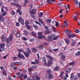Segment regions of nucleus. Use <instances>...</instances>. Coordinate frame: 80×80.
<instances>
[{"mask_svg":"<svg viewBox=\"0 0 80 80\" xmlns=\"http://www.w3.org/2000/svg\"><path fill=\"white\" fill-rule=\"evenodd\" d=\"M46 72L48 73V75H49L48 79H50V69H49L47 70H46Z\"/></svg>","mask_w":80,"mask_h":80,"instance_id":"obj_11","label":"nucleus"},{"mask_svg":"<svg viewBox=\"0 0 80 80\" xmlns=\"http://www.w3.org/2000/svg\"><path fill=\"white\" fill-rule=\"evenodd\" d=\"M37 65H34L32 67V68L33 69H35V68H37Z\"/></svg>","mask_w":80,"mask_h":80,"instance_id":"obj_46","label":"nucleus"},{"mask_svg":"<svg viewBox=\"0 0 80 80\" xmlns=\"http://www.w3.org/2000/svg\"><path fill=\"white\" fill-rule=\"evenodd\" d=\"M43 15V13L41 12L38 14V16L39 17H42V16Z\"/></svg>","mask_w":80,"mask_h":80,"instance_id":"obj_27","label":"nucleus"},{"mask_svg":"<svg viewBox=\"0 0 80 80\" xmlns=\"http://www.w3.org/2000/svg\"><path fill=\"white\" fill-rule=\"evenodd\" d=\"M27 78V74H25V75H24L23 76V78L24 79H25L26 78Z\"/></svg>","mask_w":80,"mask_h":80,"instance_id":"obj_59","label":"nucleus"},{"mask_svg":"<svg viewBox=\"0 0 80 80\" xmlns=\"http://www.w3.org/2000/svg\"><path fill=\"white\" fill-rule=\"evenodd\" d=\"M32 70H33V69L31 67L28 68V71H29V72H31Z\"/></svg>","mask_w":80,"mask_h":80,"instance_id":"obj_33","label":"nucleus"},{"mask_svg":"<svg viewBox=\"0 0 80 80\" xmlns=\"http://www.w3.org/2000/svg\"><path fill=\"white\" fill-rule=\"evenodd\" d=\"M2 73H3V75H5V76H7V72H6V71L5 70H4L3 72Z\"/></svg>","mask_w":80,"mask_h":80,"instance_id":"obj_39","label":"nucleus"},{"mask_svg":"<svg viewBox=\"0 0 80 80\" xmlns=\"http://www.w3.org/2000/svg\"><path fill=\"white\" fill-rule=\"evenodd\" d=\"M11 14L13 15H14L15 14V12L13 11H12V12H11Z\"/></svg>","mask_w":80,"mask_h":80,"instance_id":"obj_61","label":"nucleus"},{"mask_svg":"<svg viewBox=\"0 0 80 80\" xmlns=\"http://www.w3.org/2000/svg\"><path fill=\"white\" fill-rule=\"evenodd\" d=\"M33 76H32V79L34 80H40V78L39 76L37 75V74L35 73L33 74Z\"/></svg>","mask_w":80,"mask_h":80,"instance_id":"obj_5","label":"nucleus"},{"mask_svg":"<svg viewBox=\"0 0 80 80\" xmlns=\"http://www.w3.org/2000/svg\"><path fill=\"white\" fill-rule=\"evenodd\" d=\"M67 36H68V38H70L72 37L73 38L75 37H76L77 36V35L74 34H72V35L68 34H67Z\"/></svg>","mask_w":80,"mask_h":80,"instance_id":"obj_9","label":"nucleus"},{"mask_svg":"<svg viewBox=\"0 0 80 80\" xmlns=\"http://www.w3.org/2000/svg\"><path fill=\"white\" fill-rule=\"evenodd\" d=\"M74 77V76H73V73H72L71 74V78H72Z\"/></svg>","mask_w":80,"mask_h":80,"instance_id":"obj_63","label":"nucleus"},{"mask_svg":"<svg viewBox=\"0 0 80 80\" xmlns=\"http://www.w3.org/2000/svg\"><path fill=\"white\" fill-rule=\"evenodd\" d=\"M32 51L33 52H37V49L35 48H32Z\"/></svg>","mask_w":80,"mask_h":80,"instance_id":"obj_31","label":"nucleus"},{"mask_svg":"<svg viewBox=\"0 0 80 80\" xmlns=\"http://www.w3.org/2000/svg\"><path fill=\"white\" fill-rule=\"evenodd\" d=\"M31 34L32 35L34 36V37H37V34L33 32H31Z\"/></svg>","mask_w":80,"mask_h":80,"instance_id":"obj_35","label":"nucleus"},{"mask_svg":"<svg viewBox=\"0 0 80 80\" xmlns=\"http://www.w3.org/2000/svg\"><path fill=\"white\" fill-rule=\"evenodd\" d=\"M18 21L22 24V25H24V19L20 17L18 19Z\"/></svg>","mask_w":80,"mask_h":80,"instance_id":"obj_7","label":"nucleus"},{"mask_svg":"<svg viewBox=\"0 0 80 80\" xmlns=\"http://www.w3.org/2000/svg\"><path fill=\"white\" fill-rule=\"evenodd\" d=\"M35 22L36 23V24H38L39 25H40V26H41V24L39 22H38L37 21H35Z\"/></svg>","mask_w":80,"mask_h":80,"instance_id":"obj_44","label":"nucleus"},{"mask_svg":"<svg viewBox=\"0 0 80 80\" xmlns=\"http://www.w3.org/2000/svg\"><path fill=\"white\" fill-rule=\"evenodd\" d=\"M48 38L49 39L48 40H47L46 39L47 41V42H50V36H48Z\"/></svg>","mask_w":80,"mask_h":80,"instance_id":"obj_42","label":"nucleus"},{"mask_svg":"<svg viewBox=\"0 0 80 80\" xmlns=\"http://www.w3.org/2000/svg\"><path fill=\"white\" fill-rule=\"evenodd\" d=\"M64 7H65V8L66 9V14H67V13L68 12V10L67 9V6H66V5H65Z\"/></svg>","mask_w":80,"mask_h":80,"instance_id":"obj_48","label":"nucleus"},{"mask_svg":"<svg viewBox=\"0 0 80 80\" xmlns=\"http://www.w3.org/2000/svg\"><path fill=\"white\" fill-rule=\"evenodd\" d=\"M23 54H24V55H25V57H29V54H28V53H27L26 52H24V53H23Z\"/></svg>","mask_w":80,"mask_h":80,"instance_id":"obj_19","label":"nucleus"},{"mask_svg":"<svg viewBox=\"0 0 80 80\" xmlns=\"http://www.w3.org/2000/svg\"><path fill=\"white\" fill-rule=\"evenodd\" d=\"M13 34H10L9 38H8L7 39V47H9L10 45V44L9 42H12V38H13Z\"/></svg>","mask_w":80,"mask_h":80,"instance_id":"obj_3","label":"nucleus"},{"mask_svg":"<svg viewBox=\"0 0 80 80\" xmlns=\"http://www.w3.org/2000/svg\"><path fill=\"white\" fill-rule=\"evenodd\" d=\"M43 47H44V46L42 44L40 45L39 47V48L40 49H43Z\"/></svg>","mask_w":80,"mask_h":80,"instance_id":"obj_25","label":"nucleus"},{"mask_svg":"<svg viewBox=\"0 0 80 80\" xmlns=\"http://www.w3.org/2000/svg\"><path fill=\"white\" fill-rule=\"evenodd\" d=\"M65 32L66 33H72V32H71V31L67 30H66L65 31Z\"/></svg>","mask_w":80,"mask_h":80,"instance_id":"obj_23","label":"nucleus"},{"mask_svg":"<svg viewBox=\"0 0 80 80\" xmlns=\"http://www.w3.org/2000/svg\"><path fill=\"white\" fill-rule=\"evenodd\" d=\"M38 20L39 22H40V23H42V25H44V22H43V20L42 19H41V18H39Z\"/></svg>","mask_w":80,"mask_h":80,"instance_id":"obj_13","label":"nucleus"},{"mask_svg":"<svg viewBox=\"0 0 80 80\" xmlns=\"http://www.w3.org/2000/svg\"><path fill=\"white\" fill-rule=\"evenodd\" d=\"M72 70V68H67L66 69V73H68L70 71V70Z\"/></svg>","mask_w":80,"mask_h":80,"instance_id":"obj_14","label":"nucleus"},{"mask_svg":"<svg viewBox=\"0 0 80 80\" xmlns=\"http://www.w3.org/2000/svg\"><path fill=\"white\" fill-rule=\"evenodd\" d=\"M16 64H17V65H19V66H21L22 65V62H16Z\"/></svg>","mask_w":80,"mask_h":80,"instance_id":"obj_20","label":"nucleus"},{"mask_svg":"<svg viewBox=\"0 0 80 80\" xmlns=\"http://www.w3.org/2000/svg\"><path fill=\"white\" fill-rule=\"evenodd\" d=\"M27 53H28V54L30 53V50L28 48L27 49Z\"/></svg>","mask_w":80,"mask_h":80,"instance_id":"obj_32","label":"nucleus"},{"mask_svg":"<svg viewBox=\"0 0 80 80\" xmlns=\"http://www.w3.org/2000/svg\"><path fill=\"white\" fill-rule=\"evenodd\" d=\"M75 43H76V42L74 41L71 43V45L72 46H75Z\"/></svg>","mask_w":80,"mask_h":80,"instance_id":"obj_28","label":"nucleus"},{"mask_svg":"<svg viewBox=\"0 0 80 80\" xmlns=\"http://www.w3.org/2000/svg\"><path fill=\"white\" fill-rule=\"evenodd\" d=\"M75 62H72L69 64V65H71L72 66H74L75 65Z\"/></svg>","mask_w":80,"mask_h":80,"instance_id":"obj_22","label":"nucleus"},{"mask_svg":"<svg viewBox=\"0 0 80 80\" xmlns=\"http://www.w3.org/2000/svg\"><path fill=\"white\" fill-rule=\"evenodd\" d=\"M38 34L39 36L37 37V38L39 39H41V38L45 39V37L43 35H42V32H38Z\"/></svg>","mask_w":80,"mask_h":80,"instance_id":"obj_4","label":"nucleus"},{"mask_svg":"<svg viewBox=\"0 0 80 80\" xmlns=\"http://www.w3.org/2000/svg\"><path fill=\"white\" fill-rule=\"evenodd\" d=\"M28 25H29V21H26L25 22V26Z\"/></svg>","mask_w":80,"mask_h":80,"instance_id":"obj_26","label":"nucleus"},{"mask_svg":"<svg viewBox=\"0 0 80 80\" xmlns=\"http://www.w3.org/2000/svg\"><path fill=\"white\" fill-rule=\"evenodd\" d=\"M53 50L54 52H57L58 50V48L54 49Z\"/></svg>","mask_w":80,"mask_h":80,"instance_id":"obj_60","label":"nucleus"},{"mask_svg":"<svg viewBox=\"0 0 80 80\" xmlns=\"http://www.w3.org/2000/svg\"><path fill=\"white\" fill-rule=\"evenodd\" d=\"M23 76V73H22L21 75L19 76V78H22Z\"/></svg>","mask_w":80,"mask_h":80,"instance_id":"obj_57","label":"nucleus"},{"mask_svg":"<svg viewBox=\"0 0 80 80\" xmlns=\"http://www.w3.org/2000/svg\"><path fill=\"white\" fill-rule=\"evenodd\" d=\"M58 38V36H56L55 37H54L53 39V40H57Z\"/></svg>","mask_w":80,"mask_h":80,"instance_id":"obj_53","label":"nucleus"},{"mask_svg":"<svg viewBox=\"0 0 80 80\" xmlns=\"http://www.w3.org/2000/svg\"><path fill=\"white\" fill-rule=\"evenodd\" d=\"M79 32L80 31H79V30L78 29L75 30V33H79Z\"/></svg>","mask_w":80,"mask_h":80,"instance_id":"obj_51","label":"nucleus"},{"mask_svg":"<svg viewBox=\"0 0 80 80\" xmlns=\"http://www.w3.org/2000/svg\"><path fill=\"white\" fill-rule=\"evenodd\" d=\"M1 12L2 13V15H0V22H3L4 20L3 17L7 14V12L4 11V10L2 8L1 9Z\"/></svg>","mask_w":80,"mask_h":80,"instance_id":"obj_2","label":"nucleus"},{"mask_svg":"<svg viewBox=\"0 0 80 80\" xmlns=\"http://www.w3.org/2000/svg\"><path fill=\"white\" fill-rule=\"evenodd\" d=\"M72 79H73V80H77L78 78H77V76H74L72 78Z\"/></svg>","mask_w":80,"mask_h":80,"instance_id":"obj_36","label":"nucleus"},{"mask_svg":"<svg viewBox=\"0 0 80 80\" xmlns=\"http://www.w3.org/2000/svg\"><path fill=\"white\" fill-rule=\"evenodd\" d=\"M33 26L34 27L35 29H36L37 30L38 29V27H37V25L33 24Z\"/></svg>","mask_w":80,"mask_h":80,"instance_id":"obj_41","label":"nucleus"},{"mask_svg":"<svg viewBox=\"0 0 80 80\" xmlns=\"http://www.w3.org/2000/svg\"><path fill=\"white\" fill-rule=\"evenodd\" d=\"M63 72L62 71V72H61V74L59 76V77H62V76L63 75Z\"/></svg>","mask_w":80,"mask_h":80,"instance_id":"obj_52","label":"nucleus"},{"mask_svg":"<svg viewBox=\"0 0 80 80\" xmlns=\"http://www.w3.org/2000/svg\"><path fill=\"white\" fill-rule=\"evenodd\" d=\"M53 57H50V65H52V60H53Z\"/></svg>","mask_w":80,"mask_h":80,"instance_id":"obj_37","label":"nucleus"},{"mask_svg":"<svg viewBox=\"0 0 80 80\" xmlns=\"http://www.w3.org/2000/svg\"><path fill=\"white\" fill-rule=\"evenodd\" d=\"M59 55L61 56V59H62V60H63V61H65V56L63 55V53L61 52L60 53Z\"/></svg>","mask_w":80,"mask_h":80,"instance_id":"obj_6","label":"nucleus"},{"mask_svg":"<svg viewBox=\"0 0 80 80\" xmlns=\"http://www.w3.org/2000/svg\"><path fill=\"white\" fill-rule=\"evenodd\" d=\"M74 3L76 5H78V1L77 0H75Z\"/></svg>","mask_w":80,"mask_h":80,"instance_id":"obj_47","label":"nucleus"},{"mask_svg":"<svg viewBox=\"0 0 80 80\" xmlns=\"http://www.w3.org/2000/svg\"><path fill=\"white\" fill-rule=\"evenodd\" d=\"M17 13H19V14L20 15H21L22 14V12L20 11V9L19 8L17 10Z\"/></svg>","mask_w":80,"mask_h":80,"instance_id":"obj_16","label":"nucleus"},{"mask_svg":"<svg viewBox=\"0 0 80 80\" xmlns=\"http://www.w3.org/2000/svg\"><path fill=\"white\" fill-rule=\"evenodd\" d=\"M46 57L49 59L48 61V63H47L46 58L45 57L43 58L42 60L44 63L45 65H46V66H48V67H50V56L47 55L46 56Z\"/></svg>","mask_w":80,"mask_h":80,"instance_id":"obj_1","label":"nucleus"},{"mask_svg":"<svg viewBox=\"0 0 80 80\" xmlns=\"http://www.w3.org/2000/svg\"><path fill=\"white\" fill-rule=\"evenodd\" d=\"M25 27L27 28V29H28V30H30L31 28V26L30 25H28L27 26H25Z\"/></svg>","mask_w":80,"mask_h":80,"instance_id":"obj_24","label":"nucleus"},{"mask_svg":"<svg viewBox=\"0 0 80 80\" xmlns=\"http://www.w3.org/2000/svg\"><path fill=\"white\" fill-rule=\"evenodd\" d=\"M46 21L47 23H50V19H47L46 20Z\"/></svg>","mask_w":80,"mask_h":80,"instance_id":"obj_49","label":"nucleus"},{"mask_svg":"<svg viewBox=\"0 0 80 80\" xmlns=\"http://www.w3.org/2000/svg\"><path fill=\"white\" fill-rule=\"evenodd\" d=\"M16 25L17 26V27H18L19 25V23L18 22H16Z\"/></svg>","mask_w":80,"mask_h":80,"instance_id":"obj_64","label":"nucleus"},{"mask_svg":"<svg viewBox=\"0 0 80 80\" xmlns=\"http://www.w3.org/2000/svg\"><path fill=\"white\" fill-rule=\"evenodd\" d=\"M18 69V67L17 66H15L13 68V70H17Z\"/></svg>","mask_w":80,"mask_h":80,"instance_id":"obj_62","label":"nucleus"},{"mask_svg":"<svg viewBox=\"0 0 80 80\" xmlns=\"http://www.w3.org/2000/svg\"><path fill=\"white\" fill-rule=\"evenodd\" d=\"M80 55V51H78V52H77L76 54L75 55L76 56H78Z\"/></svg>","mask_w":80,"mask_h":80,"instance_id":"obj_38","label":"nucleus"},{"mask_svg":"<svg viewBox=\"0 0 80 80\" xmlns=\"http://www.w3.org/2000/svg\"><path fill=\"white\" fill-rule=\"evenodd\" d=\"M22 38L24 41H26V40H27V38L25 37H23Z\"/></svg>","mask_w":80,"mask_h":80,"instance_id":"obj_56","label":"nucleus"},{"mask_svg":"<svg viewBox=\"0 0 80 80\" xmlns=\"http://www.w3.org/2000/svg\"><path fill=\"white\" fill-rule=\"evenodd\" d=\"M16 6L17 7H18V8H20L21 7V5L18 4H18H16Z\"/></svg>","mask_w":80,"mask_h":80,"instance_id":"obj_43","label":"nucleus"},{"mask_svg":"<svg viewBox=\"0 0 80 80\" xmlns=\"http://www.w3.org/2000/svg\"><path fill=\"white\" fill-rule=\"evenodd\" d=\"M52 30L54 32H56V31L55 30V28L53 26H52Z\"/></svg>","mask_w":80,"mask_h":80,"instance_id":"obj_18","label":"nucleus"},{"mask_svg":"<svg viewBox=\"0 0 80 80\" xmlns=\"http://www.w3.org/2000/svg\"><path fill=\"white\" fill-rule=\"evenodd\" d=\"M73 18L75 20H76V21L78 20V18H77V17H76V16H73Z\"/></svg>","mask_w":80,"mask_h":80,"instance_id":"obj_45","label":"nucleus"},{"mask_svg":"<svg viewBox=\"0 0 80 80\" xmlns=\"http://www.w3.org/2000/svg\"><path fill=\"white\" fill-rule=\"evenodd\" d=\"M15 64H16V62H12L11 65V67H14L15 65Z\"/></svg>","mask_w":80,"mask_h":80,"instance_id":"obj_17","label":"nucleus"},{"mask_svg":"<svg viewBox=\"0 0 80 80\" xmlns=\"http://www.w3.org/2000/svg\"><path fill=\"white\" fill-rule=\"evenodd\" d=\"M44 27L45 29H46V30L45 32L46 34H49V33H50V32H49V28H48L46 26H44Z\"/></svg>","mask_w":80,"mask_h":80,"instance_id":"obj_8","label":"nucleus"},{"mask_svg":"<svg viewBox=\"0 0 80 80\" xmlns=\"http://www.w3.org/2000/svg\"><path fill=\"white\" fill-rule=\"evenodd\" d=\"M64 23L65 24L66 27H68V23H67V21H64Z\"/></svg>","mask_w":80,"mask_h":80,"instance_id":"obj_50","label":"nucleus"},{"mask_svg":"<svg viewBox=\"0 0 80 80\" xmlns=\"http://www.w3.org/2000/svg\"><path fill=\"white\" fill-rule=\"evenodd\" d=\"M18 56L19 58H22L23 60L25 59V57L23 55H22L20 53H18Z\"/></svg>","mask_w":80,"mask_h":80,"instance_id":"obj_10","label":"nucleus"},{"mask_svg":"<svg viewBox=\"0 0 80 80\" xmlns=\"http://www.w3.org/2000/svg\"><path fill=\"white\" fill-rule=\"evenodd\" d=\"M18 51L19 52H22V53H23L25 52L24 51V50H22V49H18Z\"/></svg>","mask_w":80,"mask_h":80,"instance_id":"obj_21","label":"nucleus"},{"mask_svg":"<svg viewBox=\"0 0 80 80\" xmlns=\"http://www.w3.org/2000/svg\"><path fill=\"white\" fill-rule=\"evenodd\" d=\"M65 41L66 42L67 44H68L70 43V42L69 41V40L68 39H65Z\"/></svg>","mask_w":80,"mask_h":80,"instance_id":"obj_29","label":"nucleus"},{"mask_svg":"<svg viewBox=\"0 0 80 80\" xmlns=\"http://www.w3.org/2000/svg\"><path fill=\"white\" fill-rule=\"evenodd\" d=\"M36 12H37V10L35 9H32L31 11V13L32 14H35L36 13Z\"/></svg>","mask_w":80,"mask_h":80,"instance_id":"obj_12","label":"nucleus"},{"mask_svg":"<svg viewBox=\"0 0 80 80\" xmlns=\"http://www.w3.org/2000/svg\"><path fill=\"white\" fill-rule=\"evenodd\" d=\"M23 34L25 35H28V34H29V32H28L27 30H24V32L23 33Z\"/></svg>","mask_w":80,"mask_h":80,"instance_id":"obj_15","label":"nucleus"},{"mask_svg":"<svg viewBox=\"0 0 80 80\" xmlns=\"http://www.w3.org/2000/svg\"><path fill=\"white\" fill-rule=\"evenodd\" d=\"M55 36V34H52L50 38H54Z\"/></svg>","mask_w":80,"mask_h":80,"instance_id":"obj_58","label":"nucleus"},{"mask_svg":"<svg viewBox=\"0 0 80 80\" xmlns=\"http://www.w3.org/2000/svg\"><path fill=\"white\" fill-rule=\"evenodd\" d=\"M0 48H4L5 47V45L4 44L2 43L0 44Z\"/></svg>","mask_w":80,"mask_h":80,"instance_id":"obj_30","label":"nucleus"},{"mask_svg":"<svg viewBox=\"0 0 80 80\" xmlns=\"http://www.w3.org/2000/svg\"><path fill=\"white\" fill-rule=\"evenodd\" d=\"M12 5H13L14 6H16L17 4L15 2H12L11 3Z\"/></svg>","mask_w":80,"mask_h":80,"instance_id":"obj_55","label":"nucleus"},{"mask_svg":"<svg viewBox=\"0 0 80 80\" xmlns=\"http://www.w3.org/2000/svg\"><path fill=\"white\" fill-rule=\"evenodd\" d=\"M59 69V68L58 67V66H56V67L54 68V71H58V70Z\"/></svg>","mask_w":80,"mask_h":80,"instance_id":"obj_34","label":"nucleus"},{"mask_svg":"<svg viewBox=\"0 0 80 80\" xmlns=\"http://www.w3.org/2000/svg\"><path fill=\"white\" fill-rule=\"evenodd\" d=\"M55 25L56 27H58V26H59V24H58V22H56Z\"/></svg>","mask_w":80,"mask_h":80,"instance_id":"obj_40","label":"nucleus"},{"mask_svg":"<svg viewBox=\"0 0 80 80\" xmlns=\"http://www.w3.org/2000/svg\"><path fill=\"white\" fill-rule=\"evenodd\" d=\"M16 36L18 37H19L20 36V33H17L16 34Z\"/></svg>","mask_w":80,"mask_h":80,"instance_id":"obj_54","label":"nucleus"}]
</instances>
